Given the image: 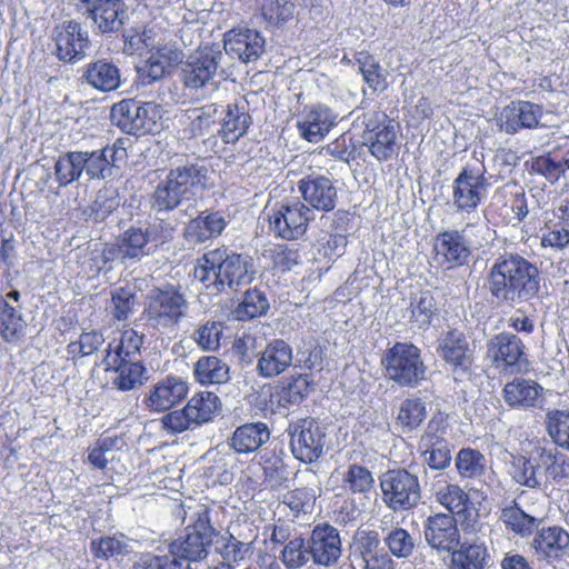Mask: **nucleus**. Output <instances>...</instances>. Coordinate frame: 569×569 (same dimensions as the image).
I'll use <instances>...</instances> for the list:
<instances>
[{
    "label": "nucleus",
    "instance_id": "nucleus-31",
    "mask_svg": "<svg viewBox=\"0 0 569 569\" xmlns=\"http://www.w3.org/2000/svg\"><path fill=\"white\" fill-rule=\"evenodd\" d=\"M532 546L546 559H560L569 548V533L559 527L543 528L533 538Z\"/></svg>",
    "mask_w": 569,
    "mask_h": 569
},
{
    "label": "nucleus",
    "instance_id": "nucleus-57",
    "mask_svg": "<svg viewBox=\"0 0 569 569\" xmlns=\"http://www.w3.org/2000/svg\"><path fill=\"white\" fill-rule=\"evenodd\" d=\"M309 543L300 537L290 539L281 552V560L288 569L303 567L310 558Z\"/></svg>",
    "mask_w": 569,
    "mask_h": 569
},
{
    "label": "nucleus",
    "instance_id": "nucleus-41",
    "mask_svg": "<svg viewBox=\"0 0 569 569\" xmlns=\"http://www.w3.org/2000/svg\"><path fill=\"white\" fill-rule=\"evenodd\" d=\"M311 391V381L307 375H298L283 381L276 392L277 403L288 408L299 405Z\"/></svg>",
    "mask_w": 569,
    "mask_h": 569
},
{
    "label": "nucleus",
    "instance_id": "nucleus-19",
    "mask_svg": "<svg viewBox=\"0 0 569 569\" xmlns=\"http://www.w3.org/2000/svg\"><path fill=\"white\" fill-rule=\"evenodd\" d=\"M542 107L530 101H516L503 107L496 117L497 126L506 133L513 134L522 128L539 126Z\"/></svg>",
    "mask_w": 569,
    "mask_h": 569
},
{
    "label": "nucleus",
    "instance_id": "nucleus-38",
    "mask_svg": "<svg viewBox=\"0 0 569 569\" xmlns=\"http://www.w3.org/2000/svg\"><path fill=\"white\" fill-rule=\"evenodd\" d=\"M451 569H485L488 562L483 545L462 543L451 552Z\"/></svg>",
    "mask_w": 569,
    "mask_h": 569
},
{
    "label": "nucleus",
    "instance_id": "nucleus-49",
    "mask_svg": "<svg viewBox=\"0 0 569 569\" xmlns=\"http://www.w3.org/2000/svg\"><path fill=\"white\" fill-rule=\"evenodd\" d=\"M547 204L543 192H539L538 196L517 193L512 199L511 210L518 221H523L529 214L532 219L540 218Z\"/></svg>",
    "mask_w": 569,
    "mask_h": 569
},
{
    "label": "nucleus",
    "instance_id": "nucleus-63",
    "mask_svg": "<svg viewBox=\"0 0 569 569\" xmlns=\"http://www.w3.org/2000/svg\"><path fill=\"white\" fill-rule=\"evenodd\" d=\"M120 206L119 193L113 188L100 189L90 206L91 212L97 220L106 219Z\"/></svg>",
    "mask_w": 569,
    "mask_h": 569
},
{
    "label": "nucleus",
    "instance_id": "nucleus-48",
    "mask_svg": "<svg viewBox=\"0 0 569 569\" xmlns=\"http://www.w3.org/2000/svg\"><path fill=\"white\" fill-rule=\"evenodd\" d=\"M90 548L96 558L103 559L120 555L124 556L132 551L131 540L123 535L92 540Z\"/></svg>",
    "mask_w": 569,
    "mask_h": 569
},
{
    "label": "nucleus",
    "instance_id": "nucleus-7",
    "mask_svg": "<svg viewBox=\"0 0 569 569\" xmlns=\"http://www.w3.org/2000/svg\"><path fill=\"white\" fill-rule=\"evenodd\" d=\"M361 143L379 161H386L396 152L397 130L389 117L380 110H372L362 117Z\"/></svg>",
    "mask_w": 569,
    "mask_h": 569
},
{
    "label": "nucleus",
    "instance_id": "nucleus-4",
    "mask_svg": "<svg viewBox=\"0 0 569 569\" xmlns=\"http://www.w3.org/2000/svg\"><path fill=\"white\" fill-rule=\"evenodd\" d=\"M188 309L184 296L170 287L150 292L144 315L151 327L158 330L173 329L187 316Z\"/></svg>",
    "mask_w": 569,
    "mask_h": 569
},
{
    "label": "nucleus",
    "instance_id": "nucleus-14",
    "mask_svg": "<svg viewBox=\"0 0 569 569\" xmlns=\"http://www.w3.org/2000/svg\"><path fill=\"white\" fill-rule=\"evenodd\" d=\"M312 219V210L300 201L281 204L270 217V228L273 232L288 240L298 239L307 231Z\"/></svg>",
    "mask_w": 569,
    "mask_h": 569
},
{
    "label": "nucleus",
    "instance_id": "nucleus-20",
    "mask_svg": "<svg viewBox=\"0 0 569 569\" xmlns=\"http://www.w3.org/2000/svg\"><path fill=\"white\" fill-rule=\"evenodd\" d=\"M223 48L232 58L249 63L262 56L266 40L259 31L253 29L230 30L224 36Z\"/></svg>",
    "mask_w": 569,
    "mask_h": 569
},
{
    "label": "nucleus",
    "instance_id": "nucleus-29",
    "mask_svg": "<svg viewBox=\"0 0 569 569\" xmlns=\"http://www.w3.org/2000/svg\"><path fill=\"white\" fill-rule=\"evenodd\" d=\"M336 122L337 116L328 107L317 106L298 122V128L302 138L317 143L326 137Z\"/></svg>",
    "mask_w": 569,
    "mask_h": 569
},
{
    "label": "nucleus",
    "instance_id": "nucleus-1",
    "mask_svg": "<svg viewBox=\"0 0 569 569\" xmlns=\"http://www.w3.org/2000/svg\"><path fill=\"white\" fill-rule=\"evenodd\" d=\"M488 289L500 302L527 301L539 290L538 268L518 253H505L489 269Z\"/></svg>",
    "mask_w": 569,
    "mask_h": 569
},
{
    "label": "nucleus",
    "instance_id": "nucleus-51",
    "mask_svg": "<svg viewBox=\"0 0 569 569\" xmlns=\"http://www.w3.org/2000/svg\"><path fill=\"white\" fill-rule=\"evenodd\" d=\"M538 467H542L546 476L555 481L569 477V458L557 450L542 449Z\"/></svg>",
    "mask_w": 569,
    "mask_h": 569
},
{
    "label": "nucleus",
    "instance_id": "nucleus-11",
    "mask_svg": "<svg viewBox=\"0 0 569 569\" xmlns=\"http://www.w3.org/2000/svg\"><path fill=\"white\" fill-rule=\"evenodd\" d=\"M223 58L217 46L198 49L182 68V81L187 88L203 89L216 88L214 78Z\"/></svg>",
    "mask_w": 569,
    "mask_h": 569
},
{
    "label": "nucleus",
    "instance_id": "nucleus-23",
    "mask_svg": "<svg viewBox=\"0 0 569 569\" xmlns=\"http://www.w3.org/2000/svg\"><path fill=\"white\" fill-rule=\"evenodd\" d=\"M303 200L320 211H331L336 207L337 189L326 176H308L298 183Z\"/></svg>",
    "mask_w": 569,
    "mask_h": 569
},
{
    "label": "nucleus",
    "instance_id": "nucleus-17",
    "mask_svg": "<svg viewBox=\"0 0 569 569\" xmlns=\"http://www.w3.org/2000/svg\"><path fill=\"white\" fill-rule=\"evenodd\" d=\"M83 172L89 180H106L113 176L114 168L127 159V150L120 140L100 150L81 151Z\"/></svg>",
    "mask_w": 569,
    "mask_h": 569
},
{
    "label": "nucleus",
    "instance_id": "nucleus-61",
    "mask_svg": "<svg viewBox=\"0 0 569 569\" xmlns=\"http://www.w3.org/2000/svg\"><path fill=\"white\" fill-rule=\"evenodd\" d=\"M359 69L363 80L375 91H382L387 87L386 76L380 64L370 54L361 53L358 58Z\"/></svg>",
    "mask_w": 569,
    "mask_h": 569
},
{
    "label": "nucleus",
    "instance_id": "nucleus-16",
    "mask_svg": "<svg viewBox=\"0 0 569 569\" xmlns=\"http://www.w3.org/2000/svg\"><path fill=\"white\" fill-rule=\"evenodd\" d=\"M423 537L428 546L438 553H450L460 545V532L452 515L429 516L423 523Z\"/></svg>",
    "mask_w": 569,
    "mask_h": 569
},
{
    "label": "nucleus",
    "instance_id": "nucleus-18",
    "mask_svg": "<svg viewBox=\"0 0 569 569\" xmlns=\"http://www.w3.org/2000/svg\"><path fill=\"white\" fill-rule=\"evenodd\" d=\"M309 552L316 565L335 566L342 553V543L337 528L329 523H319L310 533Z\"/></svg>",
    "mask_w": 569,
    "mask_h": 569
},
{
    "label": "nucleus",
    "instance_id": "nucleus-36",
    "mask_svg": "<svg viewBox=\"0 0 569 569\" xmlns=\"http://www.w3.org/2000/svg\"><path fill=\"white\" fill-rule=\"evenodd\" d=\"M149 230L142 228H130L121 237L122 264L128 261H139L141 258L152 253Z\"/></svg>",
    "mask_w": 569,
    "mask_h": 569
},
{
    "label": "nucleus",
    "instance_id": "nucleus-8",
    "mask_svg": "<svg viewBox=\"0 0 569 569\" xmlns=\"http://www.w3.org/2000/svg\"><path fill=\"white\" fill-rule=\"evenodd\" d=\"M485 167L479 163H468L452 183V200L457 211L471 212L477 209L486 197L489 187Z\"/></svg>",
    "mask_w": 569,
    "mask_h": 569
},
{
    "label": "nucleus",
    "instance_id": "nucleus-13",
    "mask_svg": "<svg viewBox=\"0 0 569 569\" xmlns=\"http://www.w3.org/2000/svg\"><path fill=\"white\" fill-rule=\"evenodd\" d=\"M56 54L60 61L77 63L87 54L90 47L89 33L74 20L63 21L52 31Z\"/></svg>",
    "mask_w": 569,
    "mask_h": 569
},
{
    "label": "nucleus",
    "instance_id": "nucleus-32",
    "mask_svg": "<svg viewBox=\"0 0 569 569\" xmlns=\"http://www.w3.org/2000/svg\"><path fill=\"white\" fill-rule=\"evenodd\" d=\"M226 219L220 212L202 213L189 221L184 236L189 242L202 243L219 236L226 228Z\"/></svg>",
    "mask_w": 569,
    "mask_h": 569
},
{
    "label": "nucleus",
    "instance_id": "nucleus-54",
    "mask_svg": "<svg viewBox=\"0 0 569 569\" xmlns=\"http://www.w3.org/2000/svg\"><path fill=\"white\" fill-rule=\"evenodd\" d=\"M547 431L558 447L569 451V411H549L547 413Z\"/></svg>",
    "mask_w": 569,
    "mask_h": 569
},
{
    "label": "nucleus",
    "instance_id": "nucleus-40",
    "mask_svg": "<svg viewBox=\"0 0 569 569\" xmlns=\"http://www.w3.org/2000/svg\"><path fill=\"white\" fill-rule=\"evenodd\" d=\"M107 370H113L116 377L112 383L122 391H128L142 385L144 367L133 360H120L116 361L114 365H106Z\"/></svg>",
    "mask_w": 569,
    "mask_h": 569
},
{
    "label": "nucleus",
    "instance_id": "nucleus-46",
    "mask_svg": "<svg viewBox=\"0 0 569 569\" xmlns=\"http://www.w3.org/2000/svg\"><path fill=\"white\" fill-rule=\"evenodd\" d=\"M427 408L420 398L405 399L399 407L397 425L402 432L416 430L426 419Z\"/></svg>",
    "mask_w": 569,
    "mask_h": 569
},
{
    "label": "nucleus",
    "instance_id": "nucleus-30",
    "mask_svg": "<svg viewBox=\"0 0 569 569\" xmlns=\"http://www.w3.org/2000/svg\"><path fill=\"white\" fill-rule=\"evenodd\" d=\"M542 387L533 380L516 378L503 388V399L512 408H535L542 401Z\"/></svg>",
    "mask_w": 569,
    "mask_h": 569
},
{
    "label": "nucleus",
    "instance_id": "nucleus-34",
    "mask_svg": "<svg viewBox=\"0 0 569 569\" xmlns=\"http://www.w3.org/2000/svg\"><path fill=\"white\" fill-rule=\"evenodd\" d=\"M431 495L437 503L450 512L449 515H460L467 510L469 496L456 483L438 481L432 485Z\"/></svg>",
    "mask_w": 569,
    "mask_h": 569
},
{
    "label": "nucleus",
    "instance_id": "nucleus-24",
    "mask_svg": "<svg viewBox=\"0 0 569 569\" xmlns=\"http://www.w3.org/2000/svg\"><path fill=\"white\" fill-rule=\"evenodd\" d=\"M525 346L519 337L501 332L487 343V356L498 369L517 366L525 356Z\"/></svg>",
    "mask_w": 569,
    "mask_h": 569
},
{
    "label": "nucleus",
    "instance_id": "nucleus-47",
    "mask_svg": "<svg viewBox=\"0 0 569 569\" xmlns=\"http://www.w3.org/2000/svg\"><path fill=\"white\" fill-rule=\"evenodd\" d=\"M410 321L419 328L430 323L437 311L436 300L430 291H419L410 300Z\"/></svg>",
    "mask_w": 569,
    "mask_h": 569
},
{
    "label": "nucleus",
    "instance_id": "nucleus-59",
    "mask_svg": "<svg viewBox=\"0 0 569 569\" xmlns=\"http://www.w3.org/2000/svg\"><path fill=\"white\" fill-rule=\"evenodd\" d=\"M223 327L216 321H207L193 332V340L204 351H216L220 347Z\"/></svg>",
    "mask_w": 569,
    "mask_h": 569
},
{
    "label": "nucleus",
    "instance_id": "nucleus-10",
    "mask_svg": "<svg viewBox=\"0 0 569 569\" xmlns=\"http://www.w3.org/2000/svg\"><path fill=\"white\" fill-rule=\"evenodd\" d=\"M291 452L298 460L310 463L323 453L326 432L323 427L313 419L305 418L288 427Z\"/></svg>",
    "mask_w": 569,
    "mask_h": 569
},
{
    "label": "nucleus",
    "instance_id": "nucleus-28",
    "mask_svg": "<svg viewBox=\"0 0 569 569\" xmlns=\"http://www.w3.org/2000/svg\"><path fill=\"white\" fill-rule=\"evenodd\" d=\"M81 79L101 92L117 90L121 84L118 66L108 59H98L88 63L83 68Z\"/></svg>",
    "mask_w": 569,
    "mask_h": 569
},
{
    "label": "nucleus",
    "instance_id": "nucleus-43",
    "mask_svg": "<svg viewBox=\"0 0 569 569\" xmlns=\"http://www.w3.org/2000/svg\"><path fill=\"white\" fill-rule=\"evenodd\" d=\"M142 339V336L132 328L124 329L121 332L119 342L113 348L109 345V349L104 358L106 365H114V360H133V358L140 352Z\"/></svg>",
    "mask_w": 569,
    "mask_h": 569
},
{
    "label": "nucleus",
    "instance_id": "nucleus-6",
    "mask_svg": "<svg viewBox=\"0 0 569 569\" xmlns=\"http://www.w3.org/2000/svg\"><path fill=\"white\" fill-rule=\"evenodd\" d=\"M383 502L393 511H407L421 499L418 477L406 469L388 470L380 479Z\"/></svg>",
    "mask_w": 569,
    "mask_h": 569
},
{
    "label": "nucleus",
    "instance_id": "nucleus-21",
    "mask_svg": "<svg viewBox=\"0 0 569 569\" xmlns=\"http://www.w3.org/2000/svg\"><path fill=\"white\" fill-rule=\"evenodd\" d=\"M466 230H450L437 234L435 251L440 263L448 268L466 264L471 256V249L465 237Z\"/></svg>",
    "mask_w": 569,
    "mask_h": 569
},
{
    "label": "nucleus",
    "instance_id": "nucleus-22",
    "mask_svg": "<svg viewBox=\"0 0 569 569\" xmlns=\"http://www.w3.org/2000/svg\"><path fill=\"white\" fill-rule=\"evenodd\" d=\"M187 382L174 376H168L152 386L144 399L152 411H166L181 402L188 395Z\"/></svg>",
    "mask_w": 569,
    "mask_h": 569
},
{
    "label": "nucleus",
    "instance_id": "nucleus-53",
    "mask_svg": "<svg viewBox=\"0 0 569 569\" xmlns=\"http://www.w3.org/2000/svg\"><path fill=\"white\" fill-rule=\"evenodd\" d=\"M372 487V472L363 466L351 463L342 476V488L352 493L366 495Z\"/></svg>",
    "mask_w": 569,
    "mask_h": 569
},
{
    "label": "nucleus",
    "instance_id": "nucleus-25",
    "mask_svg": "<svg viewBox=\"0 0 569 569\" xmlns=\"http://www.w3.org/2000/svg\"><path fill=\"white\" fill-rule=\"evenodd\" d=\"M292 363V349L282 339H274L261 351L257 371L263 378H273L284 372Z\"/></svg>",
    "mask_w": 569,
    "mask_h": 569
},
{
    "label": "nucleus",
    "instance_id": "nucleus-27",
    "mask_svg": "<svg viewBox=\"0 0 569 569\" xmlns=\"http://www.w3.org/2000/svg\"><path fill=\"white\" fill-rule=\"evenodd\" d=\"M248 107L242 98L227 106L221 128L218 130L224 143H234L247 132L251 123Z\"/></svg>",
    "mask_w": 569,
    "mask_h": 569
},
{
    "label": "nucleus",
    "instance_id": "nucleus-5",
    "mask_svg": "<svg viewBox=\"0 0 569 569\" xmlns=\"http://www.w3.org/2000/svg\"><path fill=\"white\" fill-rule=\"evenodd\" d=\"M389 379L402 387H416L426 378V366L420 350L412 343L397 342L383 359Z\"/></svg>",
    "mask_w": 569,
    "mask_h": 569
},
{
    "label": "nucleus",
    "instance_id": "nucleus-33",
    "mask_svg": "<svg viewBox=\"0 0 569 569\" xmlns=\"http://www.w3.org/2000/svg\"><path fill=\"white\" fill-rule=\"evenodd\" d=\"M188 119L189 124L186 130L190 136L197 138L211 134L203 142L214 147L217 140L213 133L219 130L217 128V108L213 104H209L188 110Z\"/></svg>",
    "mask_w": 569,
    "mask_h": 569
},
{
    "label": "nucleus",
    "instance_id": "nucleus-15",
    "mask_svg": "<svg viewBox=\"0 0 569 569\" xmlns=\"http://www.w3.org/2000/svg\"><path fill=\"white\" fill-rule=\"evenodd\" d=\"M83 14L101 33H114L122 29L127 18L123 0H80Z\"/></svg>",
    "mask_w": 569,
    "mask_h": 569
},
{
    "label": "nucleus",
    "instance_id": "nucleus-3",
    "mask_svg": "<svg viewBox=\"0 0 569 569\" xmlns=\"http://www.w3.org/2000/svg\"><path fill=\"white\" fill-rule=\"evenodd\" d=\"M208 170L197 163L170 169L166 179L153 191L151 206L158 212L176 209L182 199L204 189Z\"/></svg>",
    "mask_w": 569,
    "mask_h": 569
},
{
    "label": "nucleus",
    "instance_id": "nucleus-26",
    "mask_svg": "<svg viewBox=\"0 0 569 569\" xmlns=\"http://www.w3.org/2000/svg\"><path fill=\"white\" fill-rule=\"evenodd\" d=\"M270 438V431L264 422H247L234 429L227 443L238 455L256 452Z\"/></svg>",
    "mask_w": 569,
    "mask_h": 569
},
{
    "label": "nucleus",
    "instance_id": "nucleus-58",
    "mask_svg": "<svg viewBox=\"0 0 569 569\" xmlns=\"http://www.w3.org/2000/svg\"><path fill=\"white\" fill-rule=\"evenodd\" d=\"M385 542L397 558H409L416 547L415 538L403 528H395L388 532Z\"/></svg>",
    "mask_w": 569,
    "mask_h": 569
},
{
    "label": "nucleus",
    "instance_id": "nucleus-60",
    "mask_svg": "<svg viewBox=\"0 0 569 569\" xmlns=\"http://www.w3.org/2000/svg\"><path fill=\"white\" fill-rule=\"evenodd\" d=\"M137 101L133 99L122 100L111 108V121L122 131L134 134Z\"/></svg>",
    "mask_w": 569,
    "mask_h": 569
},
{
    "label": "nucleus",
    "instance_id": "nucleus-56",
    "mask_svg": "<svg viewBox=\"0 0 569 569\" xmlns=\"http://www.w3.org/2000/svg\"><path fill=\"white\" fill-rule=\"evenodd\" d=\"M161 119L160 108L153 102L139 103L137 101L136 110V128L134 134L150 133L159 128V120Z\"/></svg>",
    "mask_w": 569,
    "mask_h": 569
},
{
    "label": "nucleus",
    "instance_id": "nucleus-44",
    "mask_svg": "<svg viewBox=\"0 0 569 569\" xmlns=\"http://www.w3.org/2000/svg\"><path fill=\"white\" fill-rule=\"evenodd\" d=\"M26 321L7 299L0 301V337L7 342H17L23 337Z\"/></svg>",
    "mask_w": 569,
    "mask_h": 569
},
{
    "label": "nucleus",
    "instance_id": "nucleus-45",
    "mask_svg": "<svg viewBox=\"0 0 569 569\" xmlns=\"http://www.w3.org/2000/svg\"><path fill=\"white\" fill-rule=\"evenodd\" d=\"M83 173L81 151H69L60 156L54 163V176L60 187L78 181Z\"/></svg>",
    "mask_w": 569,
    "mask_h": 569
},
{
    "label": "nucleus",
    "instance_id": "nucleus-55",
    "mask_svg": "<svg viewBox=\"0 0 569 569\" xmlns=\"http://www.w3.org/2000/svg\"><path fill=\"white\" fill-rule=\"evenodd\" d=\"M268 308L269 303L263 292L248 290L242 302L236 309V316L239 320L252 319L264 315Z\"/></svg>",
    "mask_w": 569,
    "mask_h": 569
},
{
    "label": "nucleus",
    "instance_id": "nucleus-39",
    "mask_svg": "<svg viewBox=\"0 0 569 569\" xmlns=\"http://www.w3.org/2000/svg\"><path fill=\"white\" fill-rule=\"evenodd\" d=\"M220 399L213 392L196 393L186 405V411L189 413L194 427L207 423L213 419L218 412Z\"/></svg>",
    "mask_w": 569,
    "mask_h": 569
},
{
    "label": "nucleus",
    "instance_id": "nucleus-50",
    "mask_svg": "<svg viewBox=\"0 0 569 569\" xmlns=\"http://www.w3.org/2000/svg\"><path fill=\"white\" fill-rule=\"evenodd\" d=\"M296 3L292 0H263L261 13L264 21L273 27H282L295 17Z\"/></svg>",
    "mask_w": 569,
    "mask_h": 569
},
{
    "label": "nucleus",
    "instance_id": "nucleus-9",
    "mask_svg": "<svg viewBox=\"0 0 569 569\" xmlns=\"http://www.w3.org/2000/svg\"><path fill=\"white\" fill-rule=\"evenodd\" d=\"M448 423L441 413L435 415L418 442L422 462L433 470H445L451 463V448L445 436Z\"/></svg>",
    "mask_w": 569,
    "mask_h": 569
},
{
    "label": "nucleus",
    "instance_id": "nucleus-12",
    "mask_svg": "<svg viewBox=\"0 0 569 569\" xmlns=\"http://www.w3.org/2000/svg\"><path fill=\"white\" fill-rule=\"evenodd\" d=\"M216 530L210 525L208 512L198 513V518L192 526L187 528L183 538L172 541L170 552L186 558L188 561H199L208 556V548L212 543Z\"/></svg>",
    "mask_w": 569,
    "mask_h": 569
},
{
    "label": "nucleus",
    "instance_id": "nucleus-64",
    "mask_svg": "<svg viewBox=\"0 0 569 569\" xmlns=\"http://www.w3.org/2000/svg\"><path fill=\"white\" fill-rule=\"evenodd\" d=\"M510 473L512 479L520 486L538 488L541 485L537 476V467L525 457L513 461Z\"/></svg>",
    "mask_w": 569,
    "mask_h": 569
},
{
    "label": "nucleus",
    "instance_id": "nucleus-35",
    "mask_svg": "<svg viewBox=\"0 0 569 569\" xmlns=\"http://www.w3.org/2000/svg\"><path fill=\"white\" fill-rule=\"evenodd\" d=\"M499 520L507 530L521 537L530 536L539 526V520L525 512L515 500L501 507Z\"/></svg>",
    "mask_w": 569,
    "mask_h": 569
},
{
    "label": "nucleus",
    "instance_id": "nucleus-37",
    "mask_svg": "<svg viewBox=\"0 0 569 569\" xmlns=\"http://www.w3.org/2000/svg\"><path fill=\"white\" fill-rule=\"evenodd\" d=\"M194 378L201 385H220L229 380L228 365L216 356H203L193 367Z\"/></svg>",
    "mask_w": 569,
    "mask_h": 569
},
{
    "label": "nucleus",
    "instance_id": "nucleus-52",
    "mask_svg": "<svg viewBox=\"0 0 569 569\" xmlns=\"http://www.w3.org/2000/svg\"><path fill=\"white\" fill-rule=\"evenodd\" d=\"M456 467L462 478H478L485 472L486 458L476 449L463 448L456 457Z\"/></svg>",
    "mask_w": 569,
    "mask_h": 569
},
{
    "label": "nucleus",
    "instance_id": "nucleus-2",
    "mask_svg": "<svg viewBox=\"0 0 569 569\" xmlns=\"http://www.w3.org/2000/svg\"><path fill=\"white\" fill-rule=\"evenodd\" d=\"M256 270L248 256L236 253L227 248H217L206 252L198 259L193 277L207 289L216 292L227 287L238 290L253 280Z\"/></svg>",
    "mask_w": 569,
    "mask_h": 569
},
{
    "label": "nucleus",
    "instance_id": "nucleus-42",
    "mask_svg": "<svg viewBox=\"0 0 569 569\" xmlns=\"http://www.w3.org/2000/svg\"><path fill=\"white\" fill-rule=\"evenodd\" d=\"M441 356L447 363L453 367V371L467 370L471 365L468 355L467 341L460 336L449 333L440 343Z\"/></svg>",
    "mask_w": 569,
    "mask_h": 569
},
{
    "label": "nucleus",
    "instance_id": "nucleus-62",
    "mask_svg": "<svg viewBox=\"0 0 569 569\" xmlns=\"http://www.w3.org/2000/svg\"><path fill=\"white\" fill-rule=\"evenodd\" d=\"M104 343L101 332L91 330L82 332L77 341L68 345V353L72 357H88L96 353Z\"/></svg>",
    "mask_w": 569,
    "mask_h": 569
}]
</instances>
